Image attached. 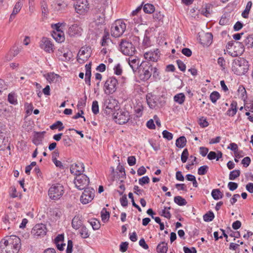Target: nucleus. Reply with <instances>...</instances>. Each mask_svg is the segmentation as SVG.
<instances>
[{
  "instance_id": "1",
  "label": "nucleus",
  "mask_w": 253,
  "mask_h": 253,
  "mask_svg": "<svg viewBox=\"0 0 253 253\" xmlns=\"http://www.w3.org/2000/svg\"><path fill=\"white\" fill-rule=\"evenodd\" d=\"M0 243L1 253H18L21 248L20 239L15 235L6 237Z\"/></svg>"
},
{
  "instance_id": "2",
  "label": "nucleus",
  "mask_w": 253,
  "mask_h": 253,
  "mask_svg": "<svg viewBox=\"0 0 253 253\" xmlns=\"http://www.w3.org/2000/svg\"><path fill=\"white\" fill-rule=\"evenodd\" d=\"M249 70L248 62L243 58L234 59L232 62V70L239 76L245 74Z\"/></svg>"
},
{
  "instance_id": "3",
  "label": "nucleus",
  "mask_w": 253,
  "mask_h": 253,
  "mask_svg": "<svg viewBox=\"0 0 253 253\" xmlns=\"http://www.w3.org/2000/svg\"><path fill=\"white\" fill-rule=\"evenodd\" d=\"M153 66L148 62L143 61L140 64L139 68V76L142 81L148 80L152 76Z\"/></svg>"
},
{
  "instance_id": "4",
  "label": "nucleus",
  "mask_w": 253,
  "mask_h": 253,
  "mask_svg": "<svg viewBox=\"0 0 253 253\" xmlns=\"http://www.w3.org/2000/svg\"><path fill=\"white\" fill-rule=\"evenodd\" d=\"M64 193V188L61 184H53L49 189L48 195L50 199L56 201L59 200Z\"/></svg>"
},
{
  "instance_id": "5",
  "label": "nucleus",
  "mask_w": 253,
  "mask_h": 253,
  "mask_svg": "<svg viewBox=\"0 0 253 253\" xmlns=\"http://www.w3.org/2000/svg\"><path fill=\"white\" fill-rule=\"evenodd\" d=\"M126 29V24L121 20H117L112 25L111 35L115 38L119 37L123 35Z\"/></svg>"
},
{
  "instance_id": "6",
  "label": "nucleus",
  "mask_w": 253,
  "mask_h": 253,
  "mask_svg": "<svg viewBox=\"0 0 253 253\" xmlns=\"http://www.w3.org/2000/svg\"><path fill=\"white\" fill-rule=\"evenodd\" d=\"M119 46L121 51L126 55H132L136 51L135 48L132 43L125 39L122 40Z\"/></svg>"
},
{
  "instance_id": "7",
  "label": "nucleus",
  "mask_w": 253,
  "mask_h": 253,
  "mask_svg": "<svg viewBox=\"0 0 253 253\" xmlns=\"http://www.w3.org/2000/svg\"><path fill=\"white\" fill-rule=\"evenodd\" d=\"M75 11L79 14L84 15L89 10V4L87 0H77L74 4Z\"/></svg>"
},
{
  "instance_id": "8",
  "label": "nucleus",
  "mask_w": 253,
  "mask_h": 253,
  "mask_svg": "<svg viewBox=\"0 0 253 253\" xmlns=\"http://www.w3.org/2000/svg\"><path fill=\"white\" fill-rule=\"evenodd\" d=\"M89 183V178L85 174L76 175L74 179L76 187L80 190L85 189Z\"/></svg>"
},
{
  "instance_id": "9",
  "label": "nucleus",
  "mask_w": 253,
  "mask_h": 253,
  "mask_svg": "<svg viewBox=\"0 0 253 253\" xmlns=\"http://www.w3.org/2000/svg\"><path fill=\"white\" fill-rule=\"evenodd\" d=\"M114 119L117 123L120 125L125 124L130 119L129 113L125 110H119L116 113L114 114Z\"/></svg>"
},
{
  "instance_id": "10",
  "label": "nucleus",
  "mask_w": 253,
  "mask_h": 253,
  "mask_svg": "<svg viewBox=\"0 0 253 253\" xmlns=\"http://www.w3.org/2000/svg\"><path fill=\"white\" fill-rule=\"evenodd\" d=\"M118 81L114 77L109 78L105 82L104 85L106 94H112L117 88Z\"/></svg>"
},
{
  "instance_id": "11",
  "label": "nucleus",
  "mask_w": 253,
  "mask_h": 253,
  "mask_svg": "<svg viewBox=\"0 0 253 253\" xmlns=\"http://www.w3.org/2000/svg\"><path fill=\"white\" fill-rule=\"evenodd\" d=\"M94 196V189L91 187H87L84 189V191L81 196V202L83 204H87L93 199Z\"/></svg>"
},
{
  "instance_id": "12",
  "label": "nucleus",
  "mask_w": 253,
  "mask_h": 253,
  "mask_svg": "<svg viewBox=\"0 0 253 253\" xmlns=\"http://www.w3.org/2000/svg\"><path fill=\"white\" fill-rule=\"evenodd\" d=\"M18 217L17 216L16 213L11 212L7 214H5L2 217V220L5 224H8V228L12 227L17 222Z\"/></svg>"
},
{
  "instance_id": "13",
  "label": "nucleus",
  "mask_w": 253,
  "mask_h": 253,
  "mask_svg": "<svg viewBox=\"0 0 253 253\" xmlns=\"http://www.w3.org/2000/svg\"><path fill=\"white\" fill-rule=\"evenodd\" d=\"M144 57L146 60L149 61L157 62L160 57V53L158 49L150 50L144 54Z\"/></svg>"
},
{
  "instance_id": "14",
  "label": "nucleus",
  "mask_w": 253,
  "mask_h": 253,
  "mask_svg": "<svg viewBox=\"0 0 253 253\" xmlns=\"http://www.w3.org/2000/svg\"><path fill=\"white\" fill-rule=\"evenodd\" d=\"M129 57L126 58V60L132 69L133 72H136L140 66V60L138 57L132 55L128 56Z\"/></svg>"
},
{
  "instance_id": "15",
  "label": "nucleus",
  "mask_w": 253,
  "mask_h": 253,
  "mask_svg": "<svg viewBox=\"0 0 253 253\" xmlns=\"http://www.w3.org/2000/svg\"><path fill=\"white\" fill-rule=\"evenodd\" d=\"M199 40L204 46H209L212 41V35L211 33H203L199 35Z\"/></svg>"
},
{
  "instance_id": "16",
  "label": "nucleus",
  "mask_w": 253,
  "mask_h": 253,
  "mask_svg": "<svg viewBox=\"0 0 253 253\" xmlns=\"http://www.w3.org/2000/svg\"><path fill=\"white\" fill-rule=\"evenodd\" d=\"M70 169L72 174L76 175L82 174L84 170V165L81 162L73 164L71 165Z\"/></svg>"
},
{
  "instance_id": "17",
  "label": "nucleus",
  "mask_w": 253,
  "mask_h": 253,
  "mask_svg": "<svg viewBox=\"0 0 253 253\" xmlns=\"http://www.w3.org/2000/svg\"><path fill=\"white\" fill-rule=\"evenodd\" d=\"M46 232L45 225L43 224H36L32 230V234L37 237L43 236L45 235Z\"/></svg>"
},
{
  "instance_id": "18",
  "label": "nucleus",
  "mask_w": 253,
  "mask_h": 253,
  "mask_svg": "<svg viewBox=\"0 0 253 253\" xmlns=\"http://www.w3.org/2000/svg\"><path fill=\"white\" fill-rule=\"evenodd\" d=\"M53 46L51 42L47 38L43 37L41 40L40 46L46 52L49 53L52 52Z\"/></svg>"
},
{
  "instance_id": "19",
  "label": "nucleus",
  "mask_w": 253,
  "mask_h": 253,
  "mask_svg": "<svg viewBox=\"0 0 253 253\" xmlns=\"http://www.w3.org/2000/svg\"><path fill=\"white\" fill-rule=\"evenodd\" d=\"M115 100L110 98L106 99L104 101L103 105V109L106 114H109L113 112V109L115 108Z\"/></svg>"
},
{
  "instance_id": "20",
  "label": "nucleus",
  "mask_w": 253,
  "mask_h": 253,
  "mask_svg": "<svg viewBox=\"0 0 253 253\" xmlns=\"http://www.w3.org/2000/svg\"><path fill=\"white\" fill-rule=\"evenodd\" d=\"M233 46H234L235 48L237 46L239 47V50L238 51H236V53L233 55V56H237L239 54H241L244 51V45L238 42L231 41L228 42L226 45V48L227 49H230Z\"/></svg>"
},
{
  "instance_id": "21",
  "label": "nucleus",
  "mask_w": 253,
  "mask_h": 253,
  "mask_svg": "<svg viewBox=\"0 0 253 253\" xmlns=\"http://www.w3.org/2000/svg\"><path fill=\"white\" fill-rule=\"evenodd\" d=\"M88 50L84 48H82L79 51L77 55V61L80 63H83L86 61L89 57V53L87 52Z\"/></svg>"
},
{
  "instance_id": "22",
  "label": "nucleus",
  "mask_w": 253,
  "mask_h": 253,
  "mask_svg": "<svg viewBox=\"0 0 253 253\" xmlns=\"http://www.w3.org/2000/svg\"><path fill=\"white\" fill-rule=\"evenodd\" d=\"M82 31L81 27L75 24L70 27L68 33L71 37L79 36L81 35Z\"/></svg>"
},
{
  "instance_id": "23",
  "label": "nucleus",
  "mask_w": 253,
  "mask_h": 253,
  "mask_svg": "<svg viewBox=\"0 0 253 253\" xmlns=\"http://www.w3.org/2000/svg\"><path fill=\"white\" fill-rule=\"evenodd\" d=\"M43 76L50 84L57 83L61 79L60 76L54 72L45 74Z\"/></svg>"
},
{
  "instance_id": "24",
  "label": "nucleus",
  "mask_w": 253,
  "mask_h": 253,
  "mask_svg": "<svg viewBox=\"0 0 253 253\" xmlns=\"http://www.w3.org/2000/svg\"><path fill=\"white\" fill-rule=\"evenodd\" d=\"M82 225L83 221L82 220V216L79 215H75L72 221V227L74 229L77 230L80 229V227L82 226Z\"/></svg>"
},
{
  "instance_id": "25",
  "label": "nucleus",
  "mask_w": 253,
  "mask_h": 253,
  "mask_svg": "<svg viewBox=\"0 0 253 253\" xmlns=\"http://www.w3.org/2000/svg\"><path fill=\"white\" fill-rule=\"evenodd\" d=\"M0 130V150H4L8 144V139L5 136V133L1 131V127Z\"/></svg>"
},
{
  "instance_id": "26",
  "label": "nucleus",
  "mask_w": 253,
  "mask_h": 253,
  "mask_svg": "<svg viewBox=\"0 0 253 253\" xmlns=\"http://www.w3.org/2000/svg\"><path fill=\"white\" fill-rule=\"evenodd\" d=\"M44 132H42V133L40 132H36V133L34 136L33 139L32 140L33 143L36 145H39L42 143V142L43 139V136L42 135V133H43Z\"/></svg>"
},
{
  "instance_id": "27",
  "label": "nucleus",
  "mask_w": 253,
  "mask_h": 253,
  "mask_svg": "<svg viewBox=\"0 0 253 253\" xmlns=\"http://www.w3.org/2000/svg\"><path fill=\"white\" fill-rule=\"evenodd\" d=\"M237 92L238 96L240 97L242 100L245 101L247 99V92L245 88L243 86L240 85L238 87Z\"/></svg>"
},
{
  "instance_id": "28",
  "label": "nucleus",
  "mask_w": 253,
  "mask_h": 253,
  "mask_svg": "<svg viewBox=\"0 0 253 253\" xmlns=\"http://www.w3.org/2000/svg\"><path fill=\"white\" fill-rule=\"evenodd\" d=\"M168 249L167 243L164 242L159 244L157 247V251L158 253H167Z\"/></svg>"
},
{
  "instance_id": "29",
  "label": "nucleus",
  "mask_w": 253,
  "mask_h": 253,
  "mask_svg": "<svg viewBox=\"0 0 253 253\" xmlns=\"http://www.w3.org/2000/svg\"><path fill=\"white\" fill-rule=\"evenodd\" d=\"M186 139L185 136H182L178 138L175 142L176 147L182 148H183L186 144Z\"/></svg>"
},
{
  "instance_id": "30",
  "label": "nucleus",
  "mask_w": 253,
  "mask_h": 253,
  "mask_svg": "<svg viewBox=\"0 0 253 253\" xmlns=\"http://www.w3.org/2000/svg\"><path fill=\"white\" fill-rule=\"evenodd\" d=\"M174 101L179 104H182L185 100V96L183 93H179L175 95L173 97Z\"/></svg>"
},
{
  "instance_id": "31",
  "label": "nucleus",
  "mask_w": 253,
  "mask_h": 253,
  "mask_svg": "<svg viewBox=\"0 0 253 253\" xmlns=\"http://www.w3.org/2000/svg\"><path fill=\"white\" fill-rule=\"evenodd\" d=\"M244 44L248 48H253V34L248 35L244 41Z\"/></svg>"
},
{
  "instance_id": "32",
  "label": "nucleus",
  "mask_w": 253,
  "mask_h": 253,
  "mask_svg": "<svg viewBox=\"0 0 253 253\" xmlns=\"http://www.w3.org/2000/svg\"><path fill=\"white\" fill-rule=\"evenodd\" d=\"M95 23L96 25L103 24L105 22V14H99L95 15Z\"/></svg>"
},
{
  "instance_id": "33",
  "label": "nucleus",
  "mask_w": 253,
  "mask_h": 253,
  "mask_svg": "<svg viewBox=\"0 0 253 253\" xmlns=\"http://www.w3.org/2000/svg\"><path fill=\"white\" fill-rule=\"evenodd\" d=\"M211 196L213 199L215 200H219L220 199H221L223 196V193L220 191L218 189H215L212 190L211 192Z\"/></svg>"
},
{
  "instance_id": "34",
  "label": "nucleus",
  "mask_w": 253,
  "mask_h": 253,
  "mask_svg": "<svg viewBox=\"0 0 253 253\" xmlns=\"http://www.w3.org/2000/svg\"><path fill=\"white\" fill-rule=\"evenodd\" d=\"M252 6V1L248 2L245 10L242 13V16L244 18H248L249 14Z\"/></svg>"
},
{
  "instance_id": "35",
  "label": "nucleus",
  "mask_w": 253,
  "mask_h": 253,
  "mask_svg": "<svg viewBox=\"0 0 253 253\" xmlns=\"http://www.w3.org/2000/svg\"><path fill=\"white\" fill-rule=\"evenodd\" d=\"M156 97L154 96L148 97L147 98V102L148 106L151 109L155 108L157 105V101L155 100Z\"/></svg>"
},
{
  "instance_id": "36",
  "label": "nucleus",
  "mask_w": 253,
  "mask_h": 253,
  "mask_svg": "<svg viewBox=\"0 0 253 253\" xmlns=\"http://www.w3.org/2000/svg\"><path fill=\"white\" fill-rule=\"evenodd\" d=\"M174 202L180 206H185L187 204L185 199L180 196H175L174 198Z\"/></svg>"
},
{
  "instance_id": "37",
  "label": "nucleus",
  "mask_w": 253,
  "mask_h": 253,
  "mask_svg": "<svg viewBox=\"0 0 253 253\" xmlns=\"http://www.w3.org/2000/svg\"><path fill=\"white\" fill-rule=\"evenodd\" d=\"M80 228L79 232L81 236L84 239L88 238L89 236V233L87 228L84 226H82Z\"/></svg>"
},
{
  "instance_id": "38",
  "label": "nucleus",
  "mask_w": 253,
  "mask_h": 253,
  "mask_svg": "<svg viewBox=\"0 0 253 253\" xmlns=\"http://www.w3.org/2000/svg\"><path fill=\"white\" fill-rule=\"evenodd\" d=\"M50 128L51 129L58 128L59 131H61L64 129V126L63 125V123L61 121H58L51 125L50 126Z\"/></svg>"
},
{
  "instance_id": "39",
  "label": "nucleus",
  "mask_w": 253,
  "mask_h": 253,
  "mask_svg": "<svg viewBox=\"0 0 253 253\" xmlns=\"http://www.w3.org/2000/svg\"><path fill=\"white\" fill-rule=\"evenodd\" d=\"M110 35L108 32H105L102 38L101 45L105 46L108 45V43L110 41Z\"/></svg>"
},
{
  "instance_id": "40",
  "label": "nucleus",
  "mask_w": 253,
  "mask_h": 253,
  "mask_svg": "<svg viewBox=\"0 0 253 253\" xmlns=\"http://www.w3.org/2000/svg\"><path fill=\"white\" fill-rule=\"evenodd\" d=\"M143 11L146 13H152L155 11L154 6L150 3H146L143 6Z\"/></svg>"
},
{
  "instance_id": "41",
  "label": "nucleus",
  "mask_w": 253,
  "mask_h": 253,
  "mask_svg": "<svg viewBox=\"0 0 253 253\" xmlns=\"http://www.w3.org/2000/svg\"><path fill=\"white\" fill-rule=\"evenodd\" d=\"M8 101L11 104H17V100L16 94L14 92L10 93L8 95Z\"/></svg>"
},
{
  "instance_id": "42",
  "label": "nucleus",
  "mask_w": 253,
  "mask_h": 253,
  "mask_svg": "<svg viewBox=\"0 0 253 253\" xmlns=\"http://www.w3.org/2000/svg\"><path fill=\"white\" fill-rule=\"evenodd\" d=\"M41 9L42 11V14L43 16H47L48 13V9L45 0H42L41 2Z\"/></svg>"
},
{
  "instance_id": "43",
  "label": "nucleus",
  "mask_w": 253,
  "mask_h": 253,
  "mask_svg": "<svg viewBox=\"0 0 253 253\" xmlns=\"http://www.w3.org/2000/svg\"><path fill=\"white\" fill-rule=\"evenodd\" d=\"M240 170L239 169H235L230 171L229 175V179L231 180H234L240 175Z\"/></svg>"
},
{
  "instance_id": "44",
  "label": "nucleus",
  "mask_w": 253,
  "mask_h": 253,
  "mask_svg": "<svg viewBox=\"0 0 253 253\" xmlns=\"http://www.w3.org/2000/svg\"><path fill=\"white\" fill-rule=\"evenodd\" d=\"M89 222L94 230H98L100 227V222L96 219H92Z\"/></svg>"
},
{
  "instance_id": "45",
  "label": "nucleus",
  "mask_w": 253,
  "mask_h": 253,
  "mask_svg": "<svg viewBox=\"0 0 253 253\" xmlns=\"http://www.w3.org/2000/svg\"><path fill=\"white\" fill-rule=\"evenodd\" d=\"M68 6V4L63 1H59L56 3L55 8L58 11L65 10Z\"/></svg>"
},
{
  "instance_id": "46",
  "label": "nucleus",
  "mask_w": 253,
  "mask_h": 253,
  "mask_svg": "<svg viewBox=\"0 0 253 253\" xmlns=\"http://www.w3.org/2000/svg\"><path fill=\"white\" fill-rule=\"evenodd\" d=\"M214 217V214L211 211H209L203 216V219L204 221L206 222L211 221L213 219Z\"/></svg>"
},
{
  "instance_id": "47",
  "label": "nucleus",
  "mask_w": 253,
  "mask_h": 253,
  "mask_svg": "<svg viewBox=\"0 0 253 253\" xmlns=\"http://www.w3.org/2000/svg\"><path fill=\"white\" fill-rule=\"evenodd\" d=\"M220 97V94L215 91H213L210 96V99L213 103H215Z\"/></svg>"
},
{
  "instance_id": "48",
  "label": "nucleus",
  "mask_w": 253,
  "mask_h": 253,
  "mask_svg": "<svg viewBox=\"0 0 253 253\" xmlns=\"http://www.w3.org/2000/svg\"><path fill=\"white\" fill-rule=\"evenodd\" d=\"M23 3L22 2L18 1L15 4L12 13L13 15H16L21 10Z\"/></svg>"
},
{
  "instance_id": "49",
  "label": "nucleus",
  "mask_w": 253,
  "mask_h": 253,
  "mask_svg": "<svg viewBox=\"0 0 253 253\" xmlns=\"http://www.w3.org/2000/svg\"><path fill=\"white\" fill-rule=\"evenodd\" d=\"M63 35L64 33L62 31L60 32H54V34L52 35V36L56 41L61 42L63 41L64 39V37L63 36Z\"/></svg>"
},
{
  "instance_id": "50",
  "label": "nucleus",
  "mask_w": 253,
  "mask_h": 253,
  "mask_svg": "<svg viewBox=\"0 0 253 253\" xmlns=\"http://www.w3.org/2000/svg\"><path fill=\"white\" fill-rule=\"evenodd\" d=\"M101 215L102 220L104 221L106 220H108L109 219L110 213L109 212L107 211L106 209L104 208L101 212Z\"/></svg>"
},
{
  "instance_id": "51",
  "label": "nucleus",
  "mask_w": 253,
  "mask_h": 253,
  "mask_svg": "<svg viewBox=\"0 0 253 253\" xmlns=\"http://www.w3.org/2000/svg\"><path fill=\"white\" fill-rule=\"evenodd\" d=\"M170 209V207H165L164 209L162 210L161 215L164 216L165 217L170 219L171 217V214L169 210Z\"/></svg>"
},
{
  "instance_id": "52",
  "label": "nucleus",
  "mask_w": 253,
  "mask_h": 253,
  "mask_svg": "<svg viewBox=\"0 0 253 253\" xmlns=\"http://www.w3.org/2000/svg\"><path fill=\"white\" fill-rule=\"evenodd\" d=\"M209 169V167L208 166L204 165L200 167L198 169V174L199 175H205L207 173Z\"/></svg>"
},
{
  "instance_id": "53",
  "label": "nucleus",
  "mask_w": 253,
  "mask_h": 253,
  "mask_svg": "<svg viewBox=\"0 0 253 253\" xmlns=\"http://www.w3.org/2000/svg\"><path fill=\"white\" fill-rule=\"evenodd\" d=\"M92 112L94 114H97L99 113L98 103L96 100H94L92 102L91 107Z\"/></svg>"
},
{
  "instance_id": "54",
  "label": "nucleus",
  "mask_w": 253,
  "mask_h": 253,
  "mask_svg": "<svg viewBox=\"0 0 253 253\" xmlns=\"http://www.w3.org/2000/svg\"><path fill=\"white\" fill-rule=\"evenodd\" d=\"M189 153L187 149H184L181 156V160L182 163H185L188 159Z\"/></svg>"
},
{
  "instance_id": "55",
  "label": "nucleus",
  "mask_w": 253,
  "mask_h": 253,
  "mask_svg": "<svg viewBox=\"0 0 253 253\" xmlns=\"http://www.w3.org/2000/svg\"><path fill=\"white\" fill-rule=\"evenodd\" d=\"M93 12L95 15L102 14V13H104L105 12V8L102 5H97L94 9Z\"/></svg>"
},
{
  "instance_id": "56",
  "label": "nucleus",
  "mask_w": 253,
  "mask_h": 253,
  "mask_svg": "<svg viewBox=\"0 0 253 253\" xmlns=\"http://www.w3.org/2000/svg\"><path fill=\"white\" fill-rule=\"evenodd\" d=\"M217 64L220 66L221 69L223 71L226 68V61L223 57H219L217 59Z\"/></svg>"
},
{
  "instance_id": "57",
  "label": "nucleus",
  "mask_w": 253,
  "mask_h": 253,
  "mask_svg": "<svg viewBox=\"0 0 253 253\" xmlns=\"http://www.w3.org/2000/svg\"><path fill=\"white\" fill-rule=\"evenodd\" d=\"M162 134L163 137L168 140H170L173 138V134L167 130H164L162 132Z\"/></svg>"
},
{
  "instance_id": "58",
  "label": "nucleus",
  "mask_w": 253,
  "mask_h": 253,
  "mask_svg": "<svg viewBox=\"0 0 253 253\" xmlns=\"http://www.w3.org/2000/svg\"><path fill=\"white\" fill-rule=\"evenodd\" d=\"M63 144L66 146H69L72 144V140L69 136H65L62 139Z\"/></svg>"
},
{
  "instance_id": "59",
  "label": "nucleus",
  "mask_w": 253,
  "mask_h": 253,
  "mask_svg": "<svg viewBox=\"0 0 253 253\" xmlns=\"http://www.w3.org/2000/svg\"><path fill=\"white\" fill-rule=\"evenodd\" d=\"M150 182V179L148 176H145L139 179L138 182L141 185L148 184Z\"/></svg>"
},
{
  "instance_id": "60",
  "label": "nucleus",
  "mask_w": 253,
  "mask_h": 253,
  "mask_svg": "<svg viewBox=\"0 0 253 253\" xmlns=\"http://www.w3.org/2000/svg\"><path fill=\"white\" fill-rule=\"evenodd\" d=\"M71 52H67L64 53L63 55L61 56L60 59L64 61H68L71 59Z\"/></svg>"
},
{
  "instance_id": "61",
  "label": "nucleus",
  "mask_w": 253,
  "mask_h": 253,
  "mask_svg": "<svg viewBox=\"0 0 253 253\" xmlns=\"http://www.w3.org/2000/svg\"><path fill=\"white\" fill-rule=\"evenodd\" d=\"M176 63L178 66V68L181 71H185L186 70V65L185 64L180 60H177Z\"/></svg>"
},
{
  "instance_id": "62",
  "label": "nucleus",
  "mask_w": 253,
  "mask_h": 253,
  "mask_svg": "<svg viewBox=\"0 0 253 253\" xmlns=\"http://www.w3.org/2000/svg\"><path fill=\"white\" fill-rule=\"evenodd\" d=\"M153 18L156 20L160 21L164 18V15L160 11L156 12L153 15Z\"/></svg>"
},
{
  "instance_id": "63",
  "label": "nucleus",
  "mask_w": 253,
  "mask_h": 253,
  "mask_svg": "<svg viewBox=\"0 0 253 253\" xmlns=\"http://www.w3.org/2000/svg\"><path fill=\"white\" fill-rule=\"evenodd\" d=\"M120 203L121 205L123 207H126L127 206L128 204V201L126 198V195H123L121 198H120Z\"/></svg>"
},
{
  "instance_id": "64",
  "label": "nucleus",
  "mask_w": 253,
  "mask_h": 253,
  "mask_svg": "<svg viewBox=\"0 0 253 253\" xmlns=\"http://www.w3.org/2000/svg\"><path fill=\"white\" fill-rule=\"evenodd\" d=\"M183 251L184 253H197V251L194 247H192L190 249L188 247H184Z\"/></svg>"
}]
</instances>
